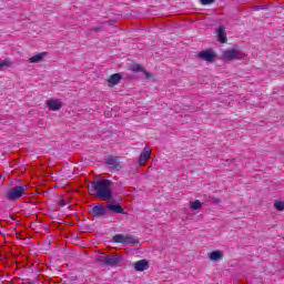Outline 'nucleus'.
<instances>
[{
  "instance_id": "15",
  "label": "nucleus",
  "mask_w": 284,
  "mask_h": 284,
  "mask_svg": "<svg viewBox=\"0 0 284 284\" xmlns=\"http://www.w3.org/2000/svg\"><path fill=\"white\" fill-rule=\"evenodd\" d=\"M47 54V52L38 53L29 59V63H41Z\"/></svg>"
},
{
  "instance_id": "20",
  "label": "nucleus",
  "mask_w": 284,
  "mask_h": 284,
  "mask_svg": "<svg viewBox=\"0 0 284 284\" xmlns=\"http://www.w3.org/2000/svg\"><path fill=\"white\" fill-rule=\"evenodd\" d=\"M274 207H275V210H277L278 212H283V210H284V202L275 201Z\"/></svg>"
},
{
  "instance_id": "5",
  "label": "nucleus",
  "mask_w": 284,
  "mask_h": 284,
  "mask_svg": "<svg viewBox=\"0 0 284 284\" xmlns=\"http://www.w3.org/2000/svg\"><path fill=\"white\" fill-rule=\"evenodd\" d=\"M114 243H122L123 245H132L133 247H136V244L139 243V240L134 239L132 235H123V234H116L113 236Z\"/></svg>"
},
{
  "instance_id": "18",
  "label": "nucleus",
  "mask_w": 284,
  "mask_h": 284,
  "mask_svg": "<svg viewBox=\"0 0 284 284\" xmlns=\"http://www.w3.org/2000/svg\"><path fill=\"white\" fill-rule=\"evenodd\" d=\"M190 207H191V210H201V207H202L201 201L195 200V201L191 202Z\"/></svg>"
},
{
  "instance_id": "2",
  "label": "nucleus",
  "mask_w": 284,
  "mask_h": 284,
  "mask_svg": "<svg viewBox=\"0 0 284 284\" xmlns=\"http://www.w3.org/2000/svg\"><path fill=\"white\" fill-rule=\"evenodd\" d=\"M98 263L102 265V267H116L121 265V261L123 257L116 253L111 255H106L105 253H100L97 257Z\"/></svg>"
},
{
  "instance_id": "16",
  "label": "nucleus",
  "mask_w": 284,
  "mask_h": 284,
  "mask_svg": "<svg viewBox=\"0 0 284 284\" xmlns=\"http://www.w3.org/2000/svg\"><path fill=\"white\" fill-rule=\"evenodd\" d=\"M209 258L211 261H221V260H223V252L213 251V252L209 253Z\"/></svg>"
},
{
  "instance_id": "4",
  "label": "nucleus",
  "mask_w": 284,
  "mask_h": 284,
  "mask_svg": "<svg viewBox=\"0 0 284 284\" xmlns=\"http://www.w3.org/2000/svg\"><path fill=\"white\" fill-rule=\"evenodd\" d=\"M91 216H94V219H103V216H108V204L103 205L101 203H95L89 211Z\"/></svg>"
},
{
  "instance_id": "27",
  "label": "nucleus",
  "mask_w": 284,
  "mask_h": 284,
  "mask_svg": "<svg viewBox=\"0 0 284 284\" xmlns=\"http://www.w3.org/2000/svg\"><path fill=\"white\" fill-rule=\"evenodd\" d=\"M22 284H34V282H30L29 280H24Z\"/></svg>"
},
{
  "instance_id": "11",
  "label": "nucleus",
  "mask_w": 284,
  "mask_h": 284,
  "mask_svg": "<svg viewBox=\"0 0 284 284\" xmlns=\"http://www.w3.org/2000/svg\"><path fill=\"white\" fill-rule=\"evenodd\" d=\"M47 105H48L49 110H51L52 112H57V111L61 110V108H63V104L60 101L52 100V99L47 101Z\"/></svg>"
},
{
  "instance_id": "13",
  "label": "nucleus",
  "mask_w": 284,
  "mask_h": 284,
  "mask_svg": "<svg viewBox=\"0 0 284 284\" xmlns=\"http://www.w3.org/2000/svg\"><path fill=\"white\" fill-rule=\"evenodd\" d=\"M216 34H217L220 43H227V32L225 31V27L221 26L216 30Z\"/></svg>"
},
{
  "instance_id": "25",
  "label": "nucleus",
  "mask_w": 284,
  "mask_h": 284,
  "mask_svg": "<svg viewBox=\"0 0 284 284\" xmlns=\"http://www.w3.org/2000/svg\"><path fill=\"white\" fill-rule=\"evenodd\" d=\"M59 205H60V207L65 206V200H60V201H59Z\"/></svg>"
},
{
  "instance_id": "19",
  "label": "nucleus",
  "mask_w": 284,
  "mask_h": 284,
  "mask_svg": "<svg viewBox=\"0 0 284 284\" xmlns=\"http://www.w3.org/2000/svg\"><path fill=\"white\" fill-rule=\"evenodd\" d=\"M11 65H12V61L10 60L0 61V70H3V68H10Z\"/></svg>"
},
{
  "instance_id": "12",
  "label": "nucleus",
  "mask_w": 284,
  "mask_h": 284,
  "mask_svg": "<svg viewBox=\"0 0 284 284\" xmlns=\"http://www.w3.org/2000/svg\"><path fill=\"white\" fill-rule=\"evenodd\" d=\"M148 267H150V263L148 262V260H140L134 263L135 272H145Z\"/></svg>"
},
{
  "instance_id": "7",
  "label": "nucleus",
  "mask_w": 284,
  "mask_h": 284,
  "mask_svg": "<svg viewBox=\"0 0 284 284\" xmlns=\"http://www.w3.org/2000/svg\"><path fill=\"white\" fill-rule=\"evenodd\" d=\"M197 58H200L201 61H207V63H212L216 59V52H214L212 49L200 51L197 53Z\"/></svg>"
},
{
  "instance_id": "26",
  "label": "nucleus",
  "mask_w": 284,
  "mask_h": 284,
  "mask_svg": "<svg viewBox=\"0 0 284 284\" xmlns=\"http://www.w3.org/2000/svg\"><path fill=\"white\" fill-rule=\"evenodd\" d=\"M93 32H99L101 30V27H95L93 29H91Z\"/></svg>"
},
{
  "instance_id": "10",
  "label": "nucleus",
  "mask_w": 284,
  "mask_h": 284,
  "mask_svg": "<svg viewBox=\"0 0 284 284\" xmlns=\"http://www.w3.org/2000/svg\"><path fill=\"white\" fill-rule=\"evenodd\" d=\"M152 156V150L150 148H144L143 151L141 152L140 159H139V165H145L148 162V159Z\"/></svg>"
},
{
  "instance_id": "14",
  "label": "nucleus",
  "mask_w": 284,
  "mask_h": 284,
  "mask_svg": "<svg viewBox=\"0 0 284 284\" xmlns=\"http://www.w3.org/2000/svg\"><path fill=\"white\" fill-rule=\"evenodd\" d=\"M121 79H122L121 73L112 74L108 80L110 88H114V85H119V83H121Z\"/></svg>"
},
{
  "instance_id": "6",
  "label": "nucleus",
  "mask_w": 284,
  "mask_h": 284,
  "mask_svg": "<svg viewBox=\"0 0 284 284\" xmlns=\"http://www.w3.org/2000/svg\"><path fill=\"white\" fill-rule=\"evenodd\" d=\"M245 54L236 49H229L223 51L222 61H234L235 59H243Z\"/></svg>"
},
{
  "instance_id": "8",
  "label": "nucleus",
  "mask_w": 284,
  "mask_h": 284,
  "mask_svg": "<svg viewBox=\"0 0 284 284\" xmlns=\"http://www.w3.org/2000/svg\"><path fill=\"white\" fill-rule=\"evenodd\" d=\"M105 165L109 166L110 170H121V163L119 162V156L109 155L105 159Z\"/></svg>"
},
{
  "instance_id": "22",
  "label": "nucleus",
  "mask_w": 284,
  "mask_h": 284,
  "mask_svg": "<svg viewBox=\"0 0 284 284\" xmlns=\"http://www.w3.org/2000/svg\"><path fill=\"white\" fill-rule=\"evenodd\" d=\"M216 0H201L202 6H210V3H214Z\"/></svg>"
},
{
  "instance_id": "24",
  "label": "nucleus",
  "mask_w": 284,
  "mask_h": 284,
  "mask_svg": "<svg viewBox=\"0 0 284 284\" xmlns=\"http://www.w3.org/2000/svg\"><path fill=\"white\" fill-rule=\"evenodd\" d=\"M142 72L144 73L145 79H148V80L152 79V74L150 72H148L145 69Z\"/></svg>"
},
{
  "instance_id": "23",
  "label": "nucleus",
  "mask_w": 284,
  "mask_h": 284,
  "mask_svg": "<svg viewBox=\"0 0 284 284\" xmlns=\"http://www.w3.org/2000/svg\"><path fill=\"white\" fill-rule=\"evenodd\" d=\"M211 203H213V205H219V203H221V199H219V197H212V199H211Z\"/></svg>"
},
{
  "instance_id": "9",
  "label": "nucleus",
  "mask_w": 284,
  "mask_h": 284,
  "mask_svg": "<svg viewBox=\"0 0 284 284\" xmlns=\"http://www.w3.org/2000/svg\"><path fill=\"white\" fill-rule=\"evenodd\" d=\"M108 207V212L109 214H125V210L123 209V206L119 205V204H114V203H109L106 204Z\"/></svg>"
},
{
  "instance_id": "3",
  "label": "nucleus",
  "mask_w": 284,
  "mask_h": 284,
  "mask_svg": "<svg viewBox=\"0 0 284 284\" xmlns=\"http://www.w3.org/2000/svg\"><path fill=\"white\" fill-rule=\"evenodd\" d=\"M27 190H28L27 185L13 186L6 192V200L14 203L18 200H20L21 196H26Z\"/></svg>"
},
{
  "instance_id": "21",
  "label": "nucleus",
  "mask_w": 284,
  "mask_h": 284,
  "mask_svg": "<svg viewBox=\"0 0 284 284\" xmlns=\"http://www.w3.org/2000/svg\"><path fill=\"white\" fill-rule=\"evenodd\" d=\"M270 8L267 4H262V6H254L253 9L258 11V10H267Z\"/></svg>"
},
{
  "instance_id": "17",
  "label": "nucleus",
  "mask_w": 284,
  "mask_h": 284,
  "mask_svg": "<svg viewBox=\"0 0 284 284\" xmlns=\"http://www.w3.org/2000/svg\"><path fill=\"white\" fill-rule=\"evenodd\" d=\"M129 70H131V72H144V69L141 67V64H131L129 67Z\"/></svg>"
},
{
  "instance_id": "1",
  "label": "nucleus",
  "mask_w": 284,
  "mask_h": 284,
  "mask_svg": "<svg viewBox=\"0 0 284 284\" xmlns=\"http://www.w3.org/2000/svg\"><path fill=\"white\" fill-rule=\"evenodd\" d=\"M113 182L110 180H98L91 183V192H94L95 199L100 201H112L114 191L112 190Z\"/></svg>"
}]
</instances>
